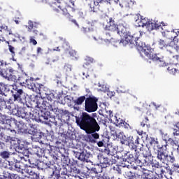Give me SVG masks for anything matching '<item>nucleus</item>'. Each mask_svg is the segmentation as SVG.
Returning a JSON list of instances; mask_svg holds the SVG:
<instances>
[{
  "instance_id": "f03ea898",
  "label": "nucleus",
  "mask_w": 179,
  "mask_h": 179,
  "mask_svg": "<svg viewBox=\"0 0 179 179\" xmlns=\"http://www.w3.org/2000/svg\"><path fill=\"white\" fill-rule=\"evenodd\" d=\"M76 122L80 129H83L87 134L100 131V125L96 118L86 112H83L80 117L76 116Z\"/></svg>"
},
{
  "instance_id": "7ed1b4c3",
  "label": "nucleus",
  "mask_w": 179,
  "mask_h": 179,
  "mask_svg": "<svg viewBox=\"0 0 179 179\" xmlns=\"http://www.w3.org/2000/svg\"><path fill=\"white\" fill-rule=\"evenodd\" d=\"M22 155L25 157H21V161L17 162L16 159L15 162V171H25L29 176H32L34 179H38V175L33 170V168L30 166H27V164H24V162H29V164H34V162L32 159L29 158V156L24 155V152H22Z\"/></svg>"
},
{
  "instance_id": "c9c22d12",
  "label": "nucleus",
  "mask_w": 179,
  "mask_h": 179,
  "mask_svg": "<svg viewBox=\"0 0 179 179\" xmlns=\"http://www.w3.org/2000/svg\"><path fill=\"white\" fill-rule=\"evenodd\" d=\"M41 122H44V121H47L49 118L51 117V115H50V111L47 110L42 113L41 115Z\"/></svg>"
},
{
  "instance_id": "ea45409f",
  "label": "nucleus",
  "mask_w": 179,
  "mask_h": 179,
  "mask_svg": "<svg viewBox=\"0 0 179 179\" xmlns=\"http://www.w3.org/2000/svg\"><path fill=\"white\" fill-rule=\"evenodd\" d=\"M167 71L171 75H176L177 72H179L178 69L173 68V66H169Z\"/></svg>"
},
{
  "instance_id": "3c124183",
  "label": "nucleus",
  "mask_w": 179,
  "mask_h": 179,
  "mask_svg": "<svg viewBox=\"0 0 179 179\" xmlns=\"http://www.w3.org/2000/svg\"><path fill=\"white\" fill-rule=\"evenodd\" d=\"M8 163H9V167H8L9 170H15V169H16V160H14V162L13 161H10V162H8Z\"/></svg>"
},
{
  "instance_id": "a878e982",
  "label": "nucleus",
  "mask_w": 179,
  "mask_h": 179,
  "mask_svg": "<svg viewBox=\"0 0 179 179\" xmlns=\"http://www.w3.org/2000/svg\"><path fill=\"white\" fill-rule=\"evenodd\" d=\"M13 69V68L12 67L3 69V70L0 73V75L3 76V78H5L6 79H8V80H9L10 78V73H12Z\"/></svg>"
},
{
  "instance_id": "aec40b11",
  "label": "nucleus",
  "mask_w": 179,
  "mask_h": 179,
  "mask_svg": "<svg viewBox=\"0 0 179 179\" xmlns=\"http://www.w3.org/2000/svg\"><path fill=\"white\" fill-rule=\"evenodd\" d=\"M91 156L92 155L87 152V150H83L78 154V160H80L81 162H86V163H92V161H90Z\"/></svg>"
},
{
  "instance_id": "603ef678",
  "label": "nucleus",
  "mask_w": 179,
  "mask_h": 179,
  "mask_svg": "<svg viewBox=\"0 0 179 179\" xmlns=\"http://www.w3.org/2000/svg\"><path fill=\"white\" fill-rule=\"evenodd\" d=\"M125 176H126L127 178L132 179V178H134V177H135V173H134L131 171H127L125 172Z\"/></svg>"
},
{
  "instance_id": "6e6552de",
  "label": "nucleus",
  "mask_w": 179,
  "mask_h": 179,
  "mask_svg": "<svg viewBox=\"0 0 179 179\" xmlns=\"http://www.w3.org/2000/svg\"><path fill=\"white\" fill-rule=\"evenodd\" d=\"M97 101H99V99L94 96H90L85 99V110L87 113H94L97 111V108H99Z\"/></svg>"
},
{
  "instance_id": "1a4fd4ad",
  "label": "nucleus",
  "mask_w": 179,
  "mask_h": 179,
  "mask_svg": "<svg viewBox=\"0 0 179 179\" xmlns=\"http://www.w3.org/2000/svg\"><path fill=\"white\" fill-rule=\"evenodd\" d=\"M120 36L122 37V39L120 40V44H122V45H127V44L138 45V37L135 36V35L131 36L129 31H128V27L126 28V34Z\"/></svg>"
},
{
  "instance_id": "69168bd1",
  "label": "nucleus",
  "mask_w": 179,
  "mask_h": 179,
  "mask_svg": "<svg viewBox=\"0 0 179 179\" xmlns=\"http://www.w3.org/2000/svg\"><path fill=\"white\" fill-rule=\"evenodd\" d=\"M29 43L31 44H33V45H37V41H36V39H34V37L33 36H30Z\"/></svg>"
},
{
  "instance_id": "20e7f679",
  "label": "nucleus",
  "mask_w": 179,
  "mask_h": 179,
  "mask_svg": "<svg viewBox=\"0 0 179 179\" xmlns=\"http://www.w3.org/2000/svg\"><path fill=\"white\" fill-rule=\"evenodd\" d=\"M167 141H166L165 144L162 145V146L158 145V149L155 152V155H157V159L160 160L162 163H173L176 162V158L174 157L169 156L166 152H167Z\"/></svg>"
},
{
  "instance_id": "4d7b16f0",
  "label": "nucleus",
  "mask_w": 179,
  "mask_h": 179,
  "mask_svg": "<svg viewBox=\"0 0 179 179\" xmlns=\"http://www.w3.org/2000/svg\"><path fill=\"white\" fill-rule=\"evenodd\" d=\"M44 152H47V150H43L42 148H41V151L38 150V152H36V156H38V157H43V156H45Z\"/></svg>"
},
{
  "instance_id": "49530a36",
  "label": "nucleus",
  "mask_w": 179,
  "mask_h": 179,
  "mask_svg": "<svg viewBox=\"0 0 179 179\" xmlns=\"http://www.w3.org/2000/svg\"><path fill=\"white\" fill-rule=\"evenodd\" d=\"M148 122H149V118L145 116L144 117V120L141 122V125L143 128L146 125L147 128H149V124H148Z\"/></svg>"
},
{
  "instance_id": "2eb2a0df",
  "label": "nucleus",
  "mask_w": 179,
  "mask_h": 179,
  "mask_svg": "<svg viewBox=\"0 0 179 179\" xmlns=\"http://www.w3.org/2000/svg\"><path fill=\"white\" fill-rule=\"evenodd\" d=\"M152 60L154 61V62H156L159 68H166V66H169V63L166 62L164 57H159L156 54L152 55Z\"/></svg>"
},
{
  "instance_id": "0eeeda50",
  "label": "nucleus",
  "mask_w": 179,
  "mask_h": 179,
  "mask_svg": "<svg viewBox=\"0 0 179 179\" xmlns=\"http://www.w3.org/2000/svg\"><path fill=\"white\" fill-rule=\"evenodd\" d=\"M142 27H146L148 31H152V30H159V29H162V24H157L156 22L150 20L146 17H143V16L140 15Z\"/></svg>"
},
{
  "instance_id": "9d476101",
  "label": "nucleus",
  "mask_w": 179,
  "mask_h": 179,
  "mask_svg": "<svg viewBox=\"0 0 179 179\" xmlns=\"http://www.w3.org/2000/svg\"><path fill=\"white\" fill-rule=\"evenodd\" d=\"M41 118H43V117H41L40 113L33 108L31 110V112H30L27 120V122L30 128H32V129H36V128H37V126L36 125V124L31 123V121H36V122H41Z\"/></svg>"
},
{
  "instance_id": "338daca9",
  "label": "nucleus",
  "mask_w": 179,
  "mask_h": 179,
  "mask_svg": "<svg viewBox=\"0 0 179 179\" xmlns=\"http://www.w3.org/2000/svg\"><path fill=\"white\" fill-rule=\"evenodd\" d=\"M107 95L108 96V97H110V99H113V97L115 96V92L108 91Z\"/></svg>"
},
{
  "instance_id": "4468645a",
  "label": "nucleus",
  "mask_w": 179,
  "mask_h": 179,
  "mask_svg": "<svg viewBox=\"0 0 179 179\" xmlns=\"http://www.w3.org/2000/svg\"><path fill=\"white\" fill-rule=\"evenodd\" d=\"M36 107L40 108L41 111H43V110H47V111L52 110V105H51L47 101L43 100L42 98H39V100L36 101Z\"/></svg>"
},
{
  "instance_id": "5701e85b",
  "label": "nucleus",
  "mask_w": 179,
  "mask_h": 179,
  "mask_svg": "<svg viewBox=\"0 0 179 179\" xmlns=\"http://www.w3.org/2000/svg\"><path fill=\"white\" fill-rule=\"evenodd\" d=\"M141 154L144 157H150L152 156V152H150V148L148 145H141L139 148Z\"/></svg>"
},
{
  "instance_id": "f704fd0d",
  "label": "nucleus",
  "mask_w": 179,
  "mask_h": 179,
  "mask_svg": "<svg viewBox=\"0 0 179 179\" xmlns=\"http://www.w3.org/2000/svg\"><path fill=\"white\" fill-rule=\"evenodd\" d=\"M55 1H56V2L52 3L51 4V8L52 10H54V12H55L56 13H59V9L57 8V5H61V3H59L61 2V0H55Z\"/></svg>"
},
{
  "instance_id": "bf43d9fd",
  "label": "nucleus",
  "mask_w": 179,
  "mask_h": 179,
  "mask_svg": "<svg viewBox=\"0 0 179 179\" xmlns=\"http://www.w3.org/2000/svg\"><path fill=\"white\" fill-rule=\"evenodd\" d=\"M61 109H59L58 108H53L52 106V109H50L49 111H53V113H55V115H57V117H60L61 113H59V110Z\"/></svg>"
},
{
  "instance_id": "c03bdc74",
  "label": "nucleus",
  "mask_w": 179,
  "mask_h": 179,
  "mask_svg": "<svg viewBox=\"0 0 179 179\" xmlns=\"http://www.w3.org/2000/svg\"><path fill=\"white\" fill-rule=\"evenodd\" d=\"M124 120H122L121 118H118L117 117H115V124L116 125V127H121L122 124L124 123Z\"/></svg>"
},
{
  "instance_id": "f257e3e1",
  "label": "nucleus",
  "mask_w": 179,
  "mask_h": 179,
  "mask_svg": "<svg viewBox=\"0 0 179 179\" xmlns=\"http://www.w3.org/2000/svg\"><path fill=\"white\" fill-rule=\"evenodd\" d=\"M106 23L104 29L106 31H108L105 34L106 38L105 41H107V43H111L113 40H115V34L124 36V34L127 33L128 24L125 22L117 24V22H115V18L114 17H110L108 20H106Z\"/></svg>"
},
{
  "instance_id": "ddd939ff",
  "label": "nucleus",
  "mask_w": 179,
  "mask_h": 179,
  "mask_svg": "<svg viewBox=\"0 0 179 179\" xmlns=\"http://www.w3.org/2000/svg\"><path fill=\"white\" fill-rule=\"evenodd\" d=\"M31 110H33L32 107L27 106L24 108H20L17 110V115L21 118H25V120L29 119V115L30 113H31Z\"/></svg>"
},
{
  "instance_id": "b1692460",
  "label": "nucleus",
  "mask_w": 179,
  "mask_h": 179,
  "mask_svg": "<svg viewBox=\"0 0 179 179\" xmlns=\"http://www.w3.org/2000/svg\"><path fill=\"white\" fill-rule=\"evenodd\" d=\"M141 154L135 150L134 154H129L128 155V159L131 163H138Z\"/></svg>"
},
{
  "instance_id": "9b49d317",
  "label": "nucleus",
  "mask_w": 179,
  "mask_h": 179,
  "mask_svg": "<svg viewBox=\"0 0 179 179\" xmlns=\"http://www.w3.org/2000/svg\"><path fill=\"white\" fill-rule=\"evenodd\" d=\"M97 157L100 164L102 166H100L98 165L94 168V171L96 174H98V173H103V168L106 169V167L110 166V159H108V157L101 154L98 155Z\"/></svg>"
},
{
  "instance_id": "393cba45",
  "label": "nucleus",
  "mask_w": 179,
  "mask_h": 179,
  "mask_svg": "<svg viewBox=\"0 0 179 179\" xmlns=\"http://www.w3.org/2000/svg\"><path fill=\"white\" fill-rule=\"evenodd\" d=\"M29 78V76H27V74H22L18 76V78H17V82L20 83V86H26V82L27 81V79Z\"/></svg>"
},
{
  "instance_id": "f8f14e48",
  "label": "nucleus",
  "mask_w": 179,
  "mask_h": 179,
  "mask_svg": "<svg viewBox=\"0 0 179 179\" xmlns=\"http://www.w3.org/2000/svg\"><path fill=\"white\" fill-rule=\"evenodd\" d=\"M38 93L42 96H45L48 101H52L55 99V95L47 87L43 85H38Z\"/></svg>"
},
{
  "instance_id": "4c0bfd02",
  "label": "nucleus",
  "mask_w": 179,
  "mask_h": 179,
  "mask_svg": "<svg viewBox=\"0 0 179 179\" xmlns=\"http://www.w3.org/2000/svg\"><path fill=\"white\" fill-rule=\"evenodd\" d=\"M8 121H9V117L5 115H2L0 113V124H8Z\"/></svg>"
},
{
  "instance_id": "09e8293b",
  "label": "nucleus",
  "mask_w": 179,
  "mask_h": 179,
  "mask_svg": "<svg viewBox=\"0 0 179 179\" xmlns=\"http://www.w3.org/2000/svg\"><path fill=\"white\" fill-rule=\"evenodd\" d=\"M0 156L2 159H8L9 156H10V153L8 151H3L0 152Z\"/></svg>"
},
{
  "instance_id": "e2e57ef3",
  "label": "nucleus",
  "mask_w": 179,
  "mask_h": 179,
  "mask_svg": "<svg viewBox=\"0 0 179 179\" xmlns=\"http://www.w3.org/2000/svg\"><path fill=\"white\" fill-rule=\"evenodd\" d=\"M170 40H173L175 45H178V38H177V36H171V38H169Z\"/></svg>"
},
{
  "instance_id": "c85d7f7f",
  "label": "nucleus",
  "mask_w": 179,
  "mask_h": 179,
  "mask_svg": "<svg viewBox=\"0 0 179 179\" xmlns=\"http://www.w3.org/2000/svg\"><path fill=\"white\" fill-rule=\"evenodd\" d=\"M6 92H9L8 85L5 84V83L0 82V94L1 96H5Z\"/></svg>"
},
{
  "instance_id": "39448f33",
  "label": "nucleus",
  "mask_w": 179,
  "mask_h": 179,
  "mask_svg": "<svg viewBox=\"0 0 179 179\" xmlns=\"http://www.w3.org/2000/svg\"><path fill=\"white\" fill-rule=\"evenodd\" d=\"M59 3L57 4V8L62 10V15L69 19V22H71L77 27H79V24H78L76 20L73 19V16L71 15L69 11H68V9L71 8V0H61Z\"/></svg>"
},
{
  "instance_id": "6e6d98bb",
  "label": "nucleus",
  "mask_w": 179,
  "mask_h": 179,
  "mask_svg": "<svg viewBox=\"0 0 179 179\" xmlns=\"http://www.w3.org/2000/svg\"><path fill=\"white\" fill-rule=\"evenodd\" d=\"M173 65H179V55L173 56L172 58Z\"/></svg>"
},
{
  "instance_id": "c756f323",
  "label": "nucleus",
  "mask_w": 179,
  "mask_h": 179,
  "mask_svg": "<svg viewBox=\"0 0 179 179\" xmlns=\"http://www.w3.org/2000/svg\"><path fill=\"white\" fill-rule=\"evenodd\" d=\"M3 177L5 179H20V177L17 174L10 173L8 172H5L3 173Z\"/></svg>"
},
{
  "instance_id": "58836bf2",
  "label": "nucleus",
  "mask_w": 179,
  "mask_h": 179,
  "mask_svg": "<svg viewBox=\"0 0 179 179\" xmlns=\"http://www.w3.org/2000/svg\"><path fill=\"white\" fill-rule=\"evenodd\" d=\"M1 28V31H6V33H8L9 36L10 35H13V34H12V29H9V27L5 24H3L0 27Z\"/></svg>"
},
{
  "instance_id": "72a5a7b5",
  "label": "nucleus",
  "mask_w": 179,
  "mask_h": 179,
  "mask_svg": "<svg viewBox=\"0 0 179 179\" xmlns=\"http://www.w3.org/2000/svg\"><path fill=\"white\" fill-rule=\"evenodd\" d=\"M136 111H141V113H145L148 111V108L145 106V103L140 102V105L135 108Z\"/></svg>"
},
{
  "instance_id": "6ab92c4d",
  "label": "nucleus",
  "mask_w": 179,
  "mask_h": 179,
  "mask_svg": "<svg viewBox=\"0 0 179 179\" xmlns=\"http://www.w3.org/2000/svg\"><path fill=\"white\" fill-rule=\"evenodd\" d=\"M138 47H139L140 54L142 57H148V58H150V59H152V55L150 54V50L148 49V47L143 46V45H141L139 42H138V45H136Z\"/></svg>"
},
{
  "instance_id": "de8ad7c7",
  "label": "nucleus",
  "mask_w": 179,
  "mask_h": 179,
  "mask_svg": "<svg viewBox=\"0 0 179 179\" xmlns=\"http://www.w3.org/2000/svg\"><path fill=\"white\" fill-rule=\"evenodd\" d=\"M103 153H105V155H107L108 156H114V152L111 151V149L110 148H105L103 150Z\"/></svg>"
},
{
  "instance_id": "37998d69",
  "label": "nucleus",
  "mask_w": 179,
  "mask_h": 179,
  "mask_svg": "<svg viewBox=\"0 0 179 179\" xmlns=\"http://www.w3.org/2000/svg\"><path fill=\"white\" fill-rule=\"evenodd\" d=\"M55 176V178L54 179H66V178H64V177H61V174L59 173H55V171H52V174L50 175V178H52V177H54Z\"/></svg>"
},
{
  "instance_id": "680f3d73",
  "label": "nucleus",
  "mask_w": 179,
  "mask_h": 179,
  "mask_svg": "<svg viewBox=\"0 0 179 179\" xmlns=\"http://www.w3.org/2000/svg\"><path fill=\"white\" fill-rule=\"evenodd\" d=\"M6 66V62L3 60H0V73L3 71L4 69L3 67Z\"/></svg>"
},
{
  "instance_id": "8fccbe9b",
  "label": "nucleus",
  "mask_w": 179,
  "mask_h": 179,
  "mask_svg": "<svg viewBox=\"0 0 179 179\" xmlns=\"http://www.w3.org/2000/svg\"><path fill=\"white\" fill-rule=\"evenodd\" d=\"M176 129H173V136H179V122H177L175 125Z\"/></svg>"
},
{
  "instance_id": "774afa93",
  "label": "nucleus",
  "mask_w": 179,
  "mask_h": 179,
  "mask_svg": "<svg viewBox=\"0 0 179 179\" xmlns=\"http://www.w3.org/2000/svg\"><path fill=\"white\" fill-rule=\"evenodd\" d=\"M119 5L122 8H124V7L127 6V1L120 0Z\"/></svg>"
},
{
  "instance_id": "79ce46f5",
  "label": "nucleus",
  "mask_w": 179,
  "mask_h": 179,
  "mask_svg": "<svg viewBox=\"0 0 179 179\" xmlns=\"http://www.w3.org/2000/svg\"><path fill=\"white\" fill-rule=\"evenodd\" d=\"M94 179H114V176L110 178L108 176H107V174H103V176L100 174L99 176H95Z\"/></svg>"
},
{
  "instance_id": "13d9d810",
  "label": "nucleus",
  "mask_w": 179,
  "mask_h": 179,
  "mask_svg": "<svg viewBox=\"0 0 179 179\" xmlns=\"http://www.w3.org/2000/svg\"><path fill=\"white\" fill-rule=\"evenodd\" d=\"M108 1L111 0H95L96 5L98 6V8H100V6L103 5V3H106V2L108 3Z\"/></svg>"
},
{
  "instance_id": "a18cd8bd",
  "label": "nucleus",
  "mask_w": 179,
  "mask_h": 179,
  "mask_svg": "<svg viewBox=\"0 0 179 179\" xmlns=\"http://www.w3.org/2000/svg\"><path fill=\"white\" fill-rule=\"evenodd\" d=\"M118 138L120 139V141L122 143V145H125V143H127V141L128 138H127V136H125V135L120 133Z\"/></svg>"
},
{
  "instance_id": "cd10ccee",
  "label": "nucleus",
  "mask_w": 179,
  "mask_h": 179,
  "mask_svg": "<svg viewBox=\"0 0 179 179\" xmlns=\"http://www.w3.org/2000/svg\"><path fill=\"white\" fill-rule=\"evenodd\" d=\"M20 73L17 70L12 69L10 79L8 80H11L12 82H17V78L19 77Z\"/></svg>"
},
{
  "instance_id": "7c9ffc66",
  "label": "nucleus",
  "mask_w": 179,
  "mask_h": 179,
  "mask_svg": "<svg viewBox=\"0 0 179 179\" xmlns=\"http://www.w3.org/2000/svg\"><path fill=\"white\" fill-rule=\"evenodd\" d=\"M152 167L153 170H156V169H160V173L159 174H164V171L162 169L163 166L159 163L158 162H151Z\"/></svg>"
},
{
  "instance_id": "bb28decb",
  "label": "nucleus",
  "mask_w": 179,
  "mask_h": 179,
  "mask_svg": "<svg viewBox=\"0 0 179 179\" xmlns=\"http://www.w3.org/2000/svg\"><path fill=\"white\" fill-rule=\"evenodd\" d=\"M86 3L90 6L91 12H97L99 6L96 4V0H85Z\"/></svg>"
},
{
  "instance_id": "423d86ee",
  "label": "nucleus",
  "mask_w": 179,
  "mask_h": 179,
  "mask_svg": "<svg viewBox=\"0 0 179 179\" xmlns=\"http://www.w3.org/2000/svg\"><path fill=\"white\" fill-rule=\"evenodd\" d=\"M13 86V90L11 91L12 96L15 103H20L22 104L24 100H26V93L20 87L15 85Z\"/></svg>"
},
{
  "instance_id": "5fc2aeb1",
  "label": "nucleus",
  "mask_w": 179,
  "mask_h": 179,
  "mask_svg": "<svg viewBox=\"0 0 179 179\" xmlns=\"http://www.w3.org/2000/svg\"><path fill=\"white\" fill-rule=\"evenodd\" d=\"M17 127L19 131H23L24 129V122L20 121L17 123Z\"/></svg>"
},
{
  "instance_id": "0e129e2a",
  "label": "nucleus",
  "mask_w": 179,
  "mask_h": 179,
  "mask_svg": "<svg viewBox=\"0 0 179 179\" xmlns=\"http://www.w3.org/2000/svg\"><path fill=\"white\" fill-rule=\"evenodd\" d=\"M59 111V114H60V117H62V115H68V114H69V111L65 110H62L61 109Z\"/></svg>"
},
{
  "instance_id": "4be33fe9",
  "label": "nucleus",
  "mask_w": 179,
  "mask_h": 179,
  "mask_svg": "<svg viewBox=\"0 0 179 179\" xmlns=\"http://www.w3.org/2000/svg\"><path fill=\"white\" fill-rule=\"evenodd\" d=\"M96 27V22L89 21L86 23L85 27H83L82 31L83 33H89V31H93Z\"/></svg>"
},
{
  "instance_id": "864d4df0",
  "label": "nucleus",
  "mask_w": 179,
  "mask_h": 179,
  "mask_svg": "<svg viewBox=\"0 0 179 179\" xmlns=\"http://www.w3.org/2000/svg\"><path fill=\"white\" fill-rule=\"evenodd\" d=\"M168 142H169V143H170V145H171V146H178V148L179 147V145H178V141H175V140H173V139L171 138H169L168 139Z\"/></svg>"
},
{
  "instance_id": "052dcab7",
  "label": "nucleus",
  "mask_w": 179,
  "mask_h": 179,
  "mask_svg": "<svg viewBox=\"0 0 179 179\" xmlns=\"http://www.w3.org/2000/svg\"><path fill=\"white\" fill-rule=\"evenodd\" d=\"M0 106L3 108H6V101H5V98L0 97Z\"/></svg>"
},
{
  "instance_id": "473e14b6",
  "label": "nucleus",
  "mask_w": 179,
  "mask_h": 179,
  "mask_svg": "<svg viewBox=\"0 0 179 179\" xmlns=\"http://www.w3.org/2000/svg\"><path fill=\"white\" fill-rule=\"evenodd\" d=\"M86 99L85 96H79L77 99L74 100V103L77 104V106H82V104L86 101Z\"/></svg>"
},
{
  "instance_id": "a19ab883",
  "label": "nucleus",
  "mask_w": 179,
  "mask_h": 179,
  "mask_svg": "<svg viewBox=\"0 0 179 179\" xmlns=\"http://www.w3.org/2000/svg\"><path fill=\"white\" fill-rule=\"evenodd\" d=\"M159 48L163 50V48H167L169 45H170L169 43H166V42L164 40L160 39L159 41Z\"/></svg>"
},
{
  "instance_id": "2f4dec72",
  "label": "nucleus",
  "mask_w": 179,
  "mask_h": 179,
  "mask_svg": "<svg viewBox=\"0 0 179 179\" xmlns=\"http://www.w3.org/2000/svg\"><path fill=\"white\" fill-rule=\"evenodd\" d=\"M97 131H94L92 133L88 134V138L90 142H94V139H99L100 138V135H99Z\"/></svg>"
},
{
  "instance_id": "f3484780",
  "label": "nucleus",
  "mask_w": 179,
  "mask_h": 179,
  "mask_svg": "<svg viewBox=\"0 0 179 179\" xmlns=\"http://www.w3.org/2000/svg\"><path fill=\"white\" fill-rule=\"evenodd\" d=\"M43 85L42 84H35L34 79L33 78H28L25 83V87H28V89H31V90H35L36 93H38V86Z\"/></svg>"
},
{
  "instance_id": "a211bd4d",
  "label": "nucleus",
  "mask_w": 179,
  "mask_h": 179,
  "mask_svg": "<svg viewBox=\"0 0 179 179\" xmlns=\"http://www.w3.org/2000/svg\"><path fill=\"white\" fill-rule=\"evenodd\" d=\"M38 22H33L31 20L28 21V31L29 33H32L34 34V36H37L38 34V30L35 29H38L39 26Z\"/></svg>"
},
{
  "instance_id": "412c9836",
  "label": "nucleus",
  "mask_w": 179,
  "mask_h": 179,
  "mask_svg": "<svg viewBox=\"0 0 179 179\" xmlns=\"http://www.w3.org/2000/svg\"><path fill=\"white\" fill-rule=\"evenodd\" d=\"M137 164L139 167H150L152 161H150L148 157H142L140 155V157L137 161Z\"/></svg>"
},
{
  "instance_id": "e433bc0d",
  "label": "nucleus",
  "mask_w": 179,
  "mask_h": 179,
  "mask_svg": "<svg viewBox=\"0 0 179 179\" xmlns=\"http://www.w3.org/2000/svg\"><path fill=\"white\" fill-rule=\"evenodd\" d=\"M8 50L11 54L12 61H16V59H15V57H16V52H15V47L12 46L11 45H8Z\"/></svg>"
},
{
  "instance_id": "dca6fc26",
  "label": "nucleus",
  "mask_w": 179,
  "mask_h": 179,
  "mask_svg": "<svg viewBox=\"0 0 179 179\" xmlns=\"http://www.w3.org/2000/svg\"><path fill=\"white\" fill-rule=\"evenodd\" d=\"M80 173V171L76 167L72 168V166H70L69 165H66V167L64 168L63 174L64 176H75V174H79Z\"/></svg>"
}]
</instances>
